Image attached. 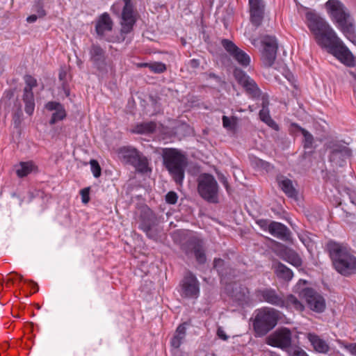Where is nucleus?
Here are the masks:
<instances>
[{
	"label": "nucleus",
	"mask_w": 356,
	"mask_h": 356,
	"mask_svg": "<svg viewBox=\"0 0 356 356\" xmlns=\"http://www.w3.org/2000/svg\"><path fill=\"white\" fill-rule=\"evenodd\" d=\"M306 17L309 21L308 26L320 47L326 49L343 64L348 66L355 65V58L326 22L310 12L306 14Z\"/></svg>",
	"instance_id": "obj_1"
},
{
	"label": "nucleus",
	"mask_w": 356,
	"mask_h": 356,
	"mask_svg": "<svg viewBox=\"0 0 356 356\" xmlns=\"http://www.w3.org/2000/svg\"><path fill=\"white\" fill-rule=\"evenodd\" d=\"M325 6L337 29L356 46L355 24L347 8L339 0H329Z\"/></svg>",
	"instance_id": "obj_2"
},
{
	"label": "nucleus",
	"mask_w": 356,
	"mask_h": 356,
	"mask_svg": "<svg viewBox=\"0 0 356 356\" xmlns=\"http://www.w3.org/2000/svg\"><path fill=\"white\" fill-rule=\"evenodd\" d=\"M333 266L340 274L348 276L356 273V257L346 245L334 241L327 244Z\"/></svg>",
	"instance_id": "obj_3"
},
{
	"label": "nucleus",
	"mask_w": 356,
	"mask_h": 356,
	"mask_svg": "<svg viewBox=\"0 0 356 356\" xmlns=\"http://www.w3.org/2000/svg\"><path fill=\"white\" fill-rule=\"evenodd\" d=\"M161 155L163 164L176 184L181 185L184 179L185 169L188 165L186 156L174 148H164Z\"/></svg>",
	"instance_id": "obj_4"
},
{
	"label": "nucleus",
	"mask_w": 356,
	"mask_h": 356,
	"mask_svg": "<svg viewBox=\"0 0 356 356\" xmlns=\"http://www.w3.org/2000/svg\"><path fill=\"white\" fill-rule=\"evenodd\" d=\"M280 312L272 307H263L254 313L252 326L256 337H263L272 330L277 324Z\"/></svg>",
	"instance_id": "obj_5"
},
{
	"label": "nucleus",
	"mask_w": 356,
	"mask_h": 356,
	"mask_svg": "<svg viewBox=\"0 0 356 356\" xmlns=\"http://www.w3.org/2000/svg\"><path fill=\"white\" fill-rule=\"evenodd\" d=\"M123 6L122 12L120 13L121 5L117 2L113 5L111 10L116 15H120L121 33L127 34L132 30L136 22V11L131 0H122Z\"/></svg>",
	"instance_id": "obj_6"
},
{
	"label": "nucleus",
	"mask_w": 356,
	"mask_h": 356,
	"mask_svg": "<svg viewBox=\"0 0 356 356\" xmlns=\"http://www.w3.org/2000/svg\"><path fill=\"white\" fill-rule=\"evenodd\" d=\"M307 281L300 280L296 285V291L300 296L305 300L308 307L314 312L321 313L325 309V301L322 296L310 288H303L306 285Z\"/></svg>",
	"instance_id": "obj_7"
},
{
	"label": "nucleus",
	"mask_w": 356,
	"mask_h": 356,
	"mask_svg": "<svg viewBox=\"0 0 356 356\" xmlns=\"http://www.w3.org/2000/svg\"><path fill=\"white\" fill-rule=\"evenodd\" d=\"M197 190L200 196L208 202H218V185L211 175L204 173L199 177Z\"/></svg>",
	"instance_id": "obj_8"
},
{
	"label": "nucleus",
	"mask_w": 356,
	"mask_h": 356,
	"mask_svg": "<svg viewBox=\"0 0 356 356\" xmlns=\"http://www.w3.org/2000/svg\"><path fill=\"white\" fill-rule=\"evenodd\" d=\"M266 343L289 353L293 348L292 333L287 327L278 328L266 338Z\"/></svg>",
	"instance_id": "obj_9"
},
{
	"label": "nucleus",
	"mask_w": 356,
	"mask_h": 356,
	"mask_svg": "<svg viewBox=\"0 0 356 356\" xmlns=\"http://www.w3.org/2000/svg\"><path fill=\"white\" fill-rule=\"evenodd\" d=\"M182 250L188 257L195 256L200 264L205 263L207 258L204 249L203 241L195 236H191L181 246Z\"/></svg>",
	"instance_id": "obj_10"
},
{
	"label": "nucleus",
	"mask_w": 356,
	"mask_h": 356,
	"mask_svg": "<svg viewBox=\"0 0 356 356\" xmlns=\"http://www.w3.org/2000/svg\"><path fill=\"white\" fill-rule=\"evenodd\" d=\"M263 49L261 58L266 66L270 67L275 63L277 56L278 44L275 37L264 35L261 40Z\"/></svg>",
	"instance_id": "obj_11"
},
{
	"label": "nucleus",
	"mask_w": 356,
	"mask_h": 356,
	"mask_svg": "<svg viewBox=\"0 0 356 356\" xmlns=\"http://www.w3.org/2000/svg\"><path fill=\"white\" fill-rule=\"evenodd\" d=\"M180 294L184 298H197L200 293L199 282L191 273H187L181 282Z\"/></svg>",
	"instance_id": "obj_12"
},
{
	"label": "nucleus",
	"mask_w": 356,
	"mask_h": 356,
	"mask_svg": "<svg viewBox=\"0 0 356 356\" xmlns=\"http://www.w3.org/2000/svg\"><path fill=\"white\" fill-rule=\"evenodd\" d=\"M26 87L24 89L22 99L25 104V112L29 115H32L35 108V100L33 88L37 85L36 79L30 75L24 76Z\"/></svg>",
	"instance_id": "obj_13"
},
{
	"label": "nucleus",
	"mask_w": 356,
	"mask_h": 356,
	"mask_svg": "<svg viewBox=\"0 0 356 356\" xmlns=\"http://www.w3.org/2000/svg\"><path fill=\"white\" fill-rule=\"evenodd\" d=\"M221 44L229 54L241 66L248 67L250 63V57L243 50L239 49L232 41L224 39Z\"/></svg>",
	"instance_id": "obj_14"
},
{
	"label": "nucleus",
	"mask_w": 356,
	"mask_h": 356,
	"mask_svg": "<svg viewBox=\"0 0 356 356\" xmlns=\"http://www.w3.org/2000/svg\"><path fill=\"white\" fill-rule=\"evenodd\" d=\"M90 59L99 73H106L108 70L106 52L99 45L92 44L89 51Z\"/></svg>",
	"instance_id": "obj_15"
},
{
	"label": "nucleus",
	"mask_w": 356,
	"mask_h": 356,
	"mask_svg": "<svg viewBox=\"0 0 356 356\" xmlns=\"http://www.w3.org/2000/svg\"><path fill=\"white\" fill-rule=\"evenodd\" d=\"M234 75L236 81L253 97H257L259 95L260 90L254 81L243 71L236 68L234 71Z\"/></svg>",
	"instance_id": "obj_16"
},
{
	"label": "nucleus",
	"mask_w": 356,
	"mask_h": 356,
	"mask_svg": "<svg viewBox=\"0 0 356 356\" xmlns=\"http://www.w3.org/2000/svg\"><path fill=\"white\" fill-rule=\"evenodd\" d=\"M256 295L261 301L266 302L281 308H283L285 305V300L283 297L278 295L274 289H264L257 290Z\"/></svg>",
	"instance_id": "obj_17"
},
{
	"label": "nucleus",
	"mask_w": 356,
	"mask_h": 356,
	"mask_svg": "<svg viewBox=\"0 0 356 356\" xmlns=\"http://www.w3.org/2000/svg\"><path fill=\"white\" fill-rule=\"evenodd\" d=\"M250 21L252 24L258 27L261 25L264 13V4L263 0H249Z\"/></svg>",
	"instance_id": "obj_18"
},
{
	"label": "nucleus",
	"mask_w": 356,
	"mask_h": 356,
	"mask_svg": "<svg viewBox=\"0 0 356 356\" xmlns=\"http://www.w3.org/2000/svg\"><path fill=\"white\" fill-rule=\"evenodd\" d=\"M45 108L49 111H54L49 121L51 124H54L58 121L63 120L66 116L63 106L58 102H49L46 104Z\"/></svg>",
	"instance_id": "obj_19"
},
{
	"label": "nucleus",
	"mask_w": 356,
	"mask_h": 356,
	"mask_svg": "<svg viewBox=\"0 0 356 356\" xmlns=\"http://www.w3.org/2000/svg\"><path fill=\"white\" fill-rule=\"evenodd\" d=\"M262 108L259 111V118L261 121L265 122L267 125H268L272 129L277 131L279 129V126L271 118L270 113H269V109H268V105L269 102L268 100L267 97L262 96Z\"/></svg>",
	"instance_id": "obj_20"
},
{
	"label": "nucleus",
	"mask_w": 356,
	"mask_h": 356,
	"mask_svg": "<svg viewBox=\"0 0 356 356\" xmlns=\"http://www.w3.org/2000/svg\"><path fill=\"white\" fill-rule=\"evenodd\" d=\"M112 28L113 21L109 15L107 13L101 15L96 22L95 30L97 33L103 36L105 33L111 31Z\"/></svg>",
	"instance_id": "obj_21"
},
{
	"label": "nucleus",
	"mask_w": 356,
	"mask_h": 356,
	"mask_svg": "<svg viewBox=\"0 0 356 356\" xmlns=\"http://www.w3.org/2000/svg\"><path fill=\"white\" fill-rule=\"evenodd\" d=\"M269 233L273 236L282 240H287L291 234L290 230L286 226L275 221L270 222Z\"/></svg>",
	"instance_id": "obj_22"
},
{
	"label": "nucleus",
	"mask_w": 356,
	"mask_h": 356,
	"mask_svg": "<svg viewBox=\"0 0 356 356\" xmlns=\"http://www.w3.org/2000/svg\"><path fill=\"white\" fill-rule=\"evenodd\" d=\"M327 148L331 149L330 160L334 161L338 154L346 157L350 155V150L343 143L337 141H330L327 145Z\"/></svg>",
	"instance_id": "obj_23"
},
{
	"label": "nucleus",
	"mask_w": 356,
	"mask_h": 356,
	"mask_svg": "<svg viewBox=\"0 0 356 356\" xmlns=\"http://www.w3.org/2000/svg\"><path fill=\"white\" fill-rule=\"evenodd\" d=\"M307 338L314 349L320 353H326L329 351L328 343L315 333H308Z\"/></svg>",
	"instance_id": "obj_24"
},
{
	"label": "nucleus",
	"mask_w": 356,
	"mask_h": 356,
	"mask_svg": "<svg viewBox=\"0 0 356 356\" xmlns=\"http://www.w3.org/2000/svg\"><path fill=\"white\" fill-rule=\"evenodd\" d=\"M277 182L279 186L288 197L291 198L297 197L298 192L291 179L282 176L277 177Z\"/></svg>",
	"instance_id": "obj_25"
},
{
	"label": "nucleus",
	"mask_w": 356,
	"mask_h": 356,
	"mask_svg": "<svg viewBox=\"0 0 356 356\" xmlns=\"http://www.w3.org/2000/svg\"><path fill=\"white\" fill-rule=\"evenodd\" d=\"M186 323L179 325L175 332L174 337L171 340V345L175 348H178L182 343L186 337Z\"/></svg>",
	"instance_id": "obj_26"
},
{
	"label": "nucleus",
	"mask_w": 356,
	"mask_h": 356,
	"mask_svg": "<svg viewBox=\"0 0 356 356\" xmlns=\"http://www.w3.org/2000/svg\"><path fill=\"white\" fill-rule=\"evenodd\" d=\"M284 300L285 305L284 307L289 309H295L298 312H302L305 309L303 304L293 295L288 296Z\"/></svg>",
	"instance_id": "obj_27"
},
{
	"label": "nucleus",
	"mask_w": 356,
	"mask_h": 356,
	"mask_svg": "<svg viewBox=\"0 0 356 356\" xmlns=\"http://www.w3.org/2000/svg\"><path fill=\"white\" fill-rule=\"evenodd\" d=\"M275 272L278 277L286 281L291 280L293 276L292 270L281 263L277 264Z\"/></svg>",
	"instance_id": "obj_28"
},
{
	"label": "nucleus",
	"mask_w": 356,
	"mask_h": 356,
	"mask_svg": "<svg viewBox=\"0 0 356 356\" xmlns=\"http://www.w3.org/2000/svg\"><path fill=\"white\" fill-rule=\"evenodd\" d=\"M136 169L141 172H147L150 170L148 166V161L147 158L139 153L131 164Z\"/></svg>",
	"instance_id": "obj_29"
},
{
	"label": "nucleus",
	"mask_w": 356,
	"mask_h": 356,
	"mask_svg": "<svg viewBox=\"0 0 356 356\" xmlns=\"http://www.w3.org/2000/svg\"><path fill=\"white\" fill-rule=\"evenodd\" d=\"M120 154L126 162L132 164L139 152L134 148L122 147L120 150Z\"/></svg>",
	"instance_id": "obj_30"
},
{
	"label": "nucleus",
	"mask_w": 356,
	"mask_h": 356,
	"mask_svg": "<svg viewBox=\"0 0 356 356\" xmlns=\"http://www.w3.org/2000/svg\"><path fill=\"white\" fill-rule=\"evenodd\" d=\"M156 129V124L153 122H143L137 124L133 129L134 133L147 134L153 132Z\"/></svg>",
	"instance_id": "obj_31"
},
{
	"label": "nucleus",
	"mask_w": 356,
	"mask_h": 356,
	"mask_svg": "<svg viewBox=\"0 0 356 356\" xmlns=\"http://www.w3.org/2000/svg\"><path fill=\"white\" fill-rule=\"evenodd\" d=\"M33 167L32 162H22L17 167L16 173L20 177H25L33 170Z\"/></svg>",
	"instance_id": "obj_32"
},
{
	"label": "nucleus",
	"mask_w": 356,
	"mask_h": 356,
	"mask_svg": "<svg viewBox=\"0 0 356 356\" xmlns=\"http://www.w3.org/2000/svg\"><path fill=\"white\" fill-rule=\"evenodd\" d=\"M285 260L296 267H299L302 264L300 257L296 252L291 250L286 252Z\"/></svg>",
	"instance_id": "obj_33"
},
{
	"label": "nucleus",
	"mask_w": 356,
	"mask_h": 356,
	"mask_svg": "<svg viewBox=\"0 0 356 356\" xmlns=\"http://www.w3.org/2000/svg\"><path fill=\"white\" fill-rule=\"evenodd\" d=\"M298 129L303 136L302 143H303L304 148L305 149H312V148L314 147V139L313 136L308 131H307L306 129H305L300 127H298Z\"/></svg>",
	"instance_id": "obj_34"
},
{
	"label": "nucleus",
	"mask_w": 356,
	"mask_h": 356,
	"mask_svg": "<svg viewBox=\"0 0 356 356\" xmlns=\"http://www.w3.org/2000/svg\"><path fill=\"white\" fill-rule=\"evenodd\" d=\"M143 65L149 67L152 72L155 73H162L166 70L165 65L159 62L145 63Z\"/></svg>",
	"instance_id": "obj_35"
},
{
	"label": "nucleus",
	"mask_w": 356,
	"mask_h": 356,
	"mask_svg": "<svg viewBox=\"0 0 356 356\" xmlns=\"http://www.w3.org/2000/svg\"><path fill=\"white\" fill-rule=\"evenodd\" d=\"M33 10L36 13V15H38L39 17L42 18L46 15L43 3L40 0H38L35 3Z\"/></svg>",
	"instance_id": "obj_36"
},
{
	"label": "nucleus",
	"mask_w": 356,
	"mask_h": 356,
	"mask_svg": "<svg viewBox=\"0 0 356 356\" xmlns=\"http://www.w3.org/2000/svg\"><path fill=\"white\" fill-rule=\"evenodd\" d=\"M91 171L95 177L97 178L101 175V168L96 160L92 159L90 161Z\"/></svg>",
	"instance_id": "obj_37"
},
{
	"label": "nucleus",
	"mask_w": 356,
	"mask_h": 356,
	"mask_svg": "<svg viewBox=\"0 0 356 356\" xmlns=\"http://www.w3.org/2000/svg\"><path fill=\"white\" fill-rule=\"evenodd\" d=\"M178 199L177 194L175 192L170 191L165 195V201L168 204H174Z\"/></svg>",
	"instance_id": "obj_38"
},
{
	"label": "nucleus",
	"mask_w": 356,
	"mask_h": 356,
	"mask_svg": "<svg viewBox=\"0 0 356 356\" xmlns=\"http://www.w3.org/2000/svg\"><path fill=\"white\" fill-rule=\"evenodd\" d=\"M289 354V356H309L304 350L298 346L293 347Z\"/></svg>",
	"instance_id": "obj_39"
},
{
	"label": "nucleus",
	"mask_w": 356,
	"mask_h": 356,
	"mask_svg": "<svg viewBox=\"0 0 356 356\" xmlns=\"http://www.w3.org/2000/svg\"><path fill=\"white\" fill-rule=\"evenodd\" d=\"M298 238L305 247H307L308 248L310 246L312 241L307 233H305V232L299 233Z\"/></svg>",
	"instance_id": "obj_40"
},
{
	"label": "nucleus",
	"mask_w": 356,
	"mask_h": 356,
	"mask_svg": "<svg viewBox=\"0 0 356 356\" xmlns=\"http://www.w3.org/2000/svg\"><path fill=\"white\" fill-rule=\"evenodd\" d=\"M341 347L346 349L353 356H356V343L345 344L341 343Z\"/></svg>",
	"instance_id": "obj_41"
},
{
	"label": "nucleus",
	"mask_w": 356,
	"mask_h": 356,
	"mask_svg": "<svg viewBox=\"0 0 356 356\" xmlns=\"http://www.w3.org/2000/svg\"><path fill=\"white\" fill-rule=\"evenodd\" d=\"M82 202L85 204L89 202V188H85L81 191Z\"/></svg>",
	"instance_id": "obj_42"
},
{
	"label": "nucleus",
	"mask_w": 356,
	"mask_h": 356,
	"mask_svg": "<svg viewBox=\"0 0 356 356\" xmlns=\"http://www.w3.org/2000/svg\"><path fill=\"white\" fill-rule=\"evenodd\" d=\"M222 124L223 127L227 129H232L234 127L233 121L225 115L222 117Z\"/></svg>",
	"instance_id": "obj_43"
},
{
	"label": "nucleus",
	"mask_w": 356,
	"mask_h": 356,
	"mask_svg": "<svg viewBox=\"0 0 356 356\" xmlns=\"http://www.w3.org/2000/svg\"><path fill=\"white\" fill-rule=\"evenodd\" d=\"M257 223L262 229L270 231V223L268 220L261 219L257 220Z\"/></svg>",
	"instance_id": "obj_44"
},
{
	"label": "nucleus",
	"mask_w": 356,
	"mask_h": 356,
	"mask_svg": "<svg viewBox=\"0 0 356 356\" xmlns=\"http://www.w3.org/2000/svg\"><path fill=\"white\" fill-rule=\"evenodd\" d=\"M205 76V79L208 80V79H213L215 81V82L217 83V84H220L221 83V79L220 78L217 76L216 74H215L214 73H207L204 74Z\"/></svg>",
	"instance_id": "obj_45"
},
{
	"label": "nucleus",
	"mask_w": 356,
	"mask_h": 356,
	"mask_svg": "<svg viewBox=\"0 0 356 356\" xmlns=\"http://www.w3.org/2000/svg\"><path fill=\"white\" fill-rule=\"evenodd\" d=\"M218 179H219L220 181L223 184V186L226 188L227 191L229 192V186L228 181H227V178L225 177V176L220 174L218 175Z\"/></svg>",
	"instance_id": "obj_46"
},
{
	"label": "nucleus",
	"mask_w": 356,
	"mask_h": 356,
	"mask_svg": "<svg viewBox=\"0 0 356 356\" xmlns=\"http://www.w3.org/2000/svg\"><path fill=\"white\" fill-rule=\"evenodd\" d=\"M139 227L145 233H147L148 231H152L153 229L149 224H147L146 222L141 223Z\"/></svg>",
	"instance_id": "obj_47"
},
{
	"label": "nucleus",
	"mask_w": 356,
	"mask_h": 356,
	"mask_svg": "<svg viewBox=\"0 0 356 356\" xmlns=\"http://www.w3.org/2000/svg\"><path fill=\"white\" fill-rule=\"evenodd\" d=\"M217 334L219 338L222 339V340H227L228 339V337L226 335L225 331L221 327L218 329Z\"/></svg>",
	"instance_id": "obj_48"
},
{
	"label": "nucleus",
	"mask_w": 356,
	"mask_h": 356,
	"mask_svg": "<svg viewBox=\"0 0 356 356\" xmlns=\"http://www.w3.org/2000/svg\"><path fill=\"white\" fill-rule=\"evenodd\" d=\"M146 234L149 238L153 240H156L157 238V233L154 229H152V231H148Z\"/></svg>",
	"instance_id": "obj_49"
},
{
	"label": "nucleus",
	"mask_w": 356,
	"mask_h": 356,
	"mask_svg": "<svg viewBox=\"0 0 356 356\" xmlns=\"http://www.w3.org/2000/svg\"><path fill=\"white\" fill-rule=\"evenodd\" d=\"M39 17V16L36 14H33L30 16H29L27 18H26V21L27 22L29 23H33L35 22Z\"/></svg>",
	"instance_id": "obj_50"
},
{
	"label": "nucleus",
	"mask_w": 356,
	"mask_h": 356,
	"mask_svg": "<svg viewBox=\"0 0 356 356\" xmlns=\"http://www.w3.org/2000/svg\"><path fill=\"white\" fill-rule=\"evenodd\" d=\"M200 63L196 59H192L190 60V66L193 68H196L199 66Z\"/></svg>",
	"instance_id": "obj_51"
},
{
	"label": "nucleus",
	"mask_w": 356,
	"mask_h": 356,
	"mask_svg": "<svg viewBox=\"0 0 356 356\" xmlns=\"http://www.w3.org/2000/svg\"><path fill=\"white\" fill-rule=\"evenodd\" d=\"M258 165H260L262 168H266V166L269 165L267 163L264 162L262 160H259L258 161Z\"/></svg>",
	"instance_id": "obj_52"
},
{
	"label": "nucleus",
	"mask_w": 356,
	"mask_h": 356,
	"mask_svg": "<svg viewBox=\"0 0 356 356\" xmlns=\"http://www.w3.org/2000/svg\"><path fill=\"white\" fill-rule=\"evenodd\" d=\"M222 263V260L220 259H214V267L218 268V265Z\"/></svg>",
	"instance_id": "obj_53"
},
{
	"label": "nucleus",
	"mask_w": 356,
	"mask_h": 356,
	"mask_svg": "<svg viewBox=\"0 0 356 356\" xmlns=\"http://www.w3.org/2000/svg\"><path fill=\"white\" fill-rule=\"evenodd\" d=\"M349 198H350V202L353 203V204L356 205V199H355V197L353 195L349 194Z\"/></svg>",
	"instance_id": "obj_54"
},
{
	"label": "nucleus",
	"mask_w": 356,
	"mask_h": 356,
	"mask_svg": "<svg viewBox=\"0 0 356 356\" xmlns=\"http://www.w3.org/2000/svg\"><path fill=\"white\" fill-rule=\"evenodd\" d=\"M257 39H252V40H251V43H252L253 45H254V46H256V45H257Z\"/></svg>",
	"instance_id": "obj_55"
},
{
	"label": "nucleus",
	"mask_w": 356,
	"mask_h": 356,
	"mask_svg": "<svg viewBox=\"0 0 356 356\" xmlns=\"http://www.w3.org/2000/svg\"><path fill=\"white\" fill-rule=\"evenodd\" d=\"M64 75H65V74H63L62 72H60V73L59 74V78H60V79H63V76H64Z\"/></svg>",
	"instance_id": "obj_56"
}]
</instances>
